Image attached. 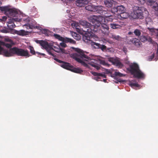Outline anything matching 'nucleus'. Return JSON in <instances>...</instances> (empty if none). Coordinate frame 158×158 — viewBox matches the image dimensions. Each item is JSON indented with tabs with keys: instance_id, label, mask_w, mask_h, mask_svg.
Wrapping results in <instances>:
<instances>
[{
	"instance_id": "f257e3e1",
	"label": "nucleus",
	"mask_w": 158,
	"mask_h": 158,
	"mask_svg": "<svg viewBox=\"0 0 158 158\" xmlns=\"http://www.w3.org/2000/svg\"><path fill=\"white\" fill-rule=\"evenodd\" d=\"M70 49H73L75 51L77 52V53H74L72 56L81 65L86 67H89V65H90L98 70L100 69V66L95 63L96 60L87 56L83 50L79 48H75L73 47H71Z\"/></svg>"
},
{
	"instance_id": "f03ea898",
	"label": "nucleus",
	"mask_w": 158,
	"mask_h": 158,
	"mask_svg": "<svg viewBox=\"0 0 158 158\" xmlns=\"http://www.w3.org/2000/svg\"><path fill=\"white\" fill-rule=\"evenodd\" d=\"M79 23L80 24L83 26V28H81L78 25V23L76 22L71 23V25L73 28L75 27L76 29V31L78 33L84 35L85 34L89 32L96 31L97 30L96 28V26L98 27L100 24V23H98V24L96 25L92 26L90 23L85 20L80 21Z\"/></svg>"
},
{
	"instance_id": "7ed1b4c3",
	"label": "nucleus",
	"mask_w": 158,
	"mask_h": 158,
	"mask_svg": "<svg viewBox=\"0 0 158 158\" xmlns=\"http://www.w3.org/2000/svg\"><path fill=\"white\" fill-rule=\"evenodd\" d=\"M0 54H2L6 57L11 56L14 55L27 57H29L30 56L27 50H25L16 47H14L8 50L4 49L0 45Z\"/></svg>"
},
{
	"instance_id": "20e7f679",
	"label": "nucleus",
	"mask_w": 158,
	"mask_h": 158,
	"mask_svg": "<svg viewBox=\"0 0 158 158\" xmlns=\"http://www.w3.org/2000/svg\"><path fill=\"white\" fill-rule=\"evenodd\" d=\"M98 16L95 15H92L90 16L89 19V21L92 22V23H94V25H92V26L96 25L98 24V23H100V24L98 27H97L96 28H97V30L96 31H94V33L95 32H97L98 31H100L102 32L105 35H108L110 33L109 32V27L106 24H101L100 22V21L99 20Z\"/></svg>"
},
{
	"instance_id": "39448f33",
	"label": "nucleus",
	"mask_w": 158,
	"mask_h": 158,
	"mask_svg": "<svg viewBox=\"0 0 158 158\" xmlns=\"http://www.w3.org/2000/svg\"><path fill=\"white\" fill-rule=\"evenodd\" d=\"M94 31L89 32L83 35L82 39L85 42L90 44L92 47L94 49H99L101 44L97 43L93 41L92 39L93 38Z\"/></svg>"
},
{
	"instance_id": "423d86ee",
	"label": "nucleus",
	"mask_w": 158,
	"mask_h": 158,
	"mask_svg": "<svg viewBox=\"0 0 158 158\" xmlns=\"http://www.w3.org/2000/svg\"><path fill=\"white\" fill-rule=\"evenodd\" d=\"M5 14L8 17L12 18L15 21L20 22L21 20V15L19 14L18 11L15 9L10 8L8 6Z\"/></svg>"
},
{
	"instance_id": "0eeeda50",
	"label": "nucleus",
	"mask_w": 158,
	"mask_h": 158,
	"mask_svg": "<svg viewBox=\"0 0 158 158\" xmlns=\"http://www.w3.org/2000/svg\"><path fill=\"white\" fill-rule=\"evenodd\" d=\"M129 70L135 77L140 78L144 77V74L139 69L138 65L136 63L130 65Z\"/></svg>"
},
{
	"instance_id": "6e6552de",
	"label": "nucleus",
	"mask_w": 158,
	"mask_h": 158,
	"mask_svg": "<svg viewBox=\"0 0 158 158\" xmlns=\"http://www.w3.org/2000/svg\"><path fill=\"white\" fill-rule=\"evenodd\" d=\"M39 44L43 48L46 50L48 54L54 57H56V56L53 53V48L48 44V42L43 40H40L39 41Z\"/></svg>"
},
{
	"instance_id": "1a4fd4ad",
	"label": "nucleus",
	"mask_w": 158,
	"mask_h": 158,
	"mask_svg": "<svg viewBox=\"0 0 158 158\" xmlns=\"http://www.w3.org/2000/svg\"><path fill=\"white\" fill-rule=\"evenodd\" d=\"M133 10L134 14L135 15L136 18L141 19L143 18L142 8L135 6L133 7Z\"/></svg>"
},
{
	"instance_id": "9d476101",
	"label": "nucleus",
	"mask_w": 158,
	"mask_h": 158,
	"mask_svg": "<svg viewBox=\"0 0 158 158\" xmlns=\"http://www.w3.org/2000/svg\"><path fill=\"white\" fill-rule=\"evenodd\" d=\"M126 41L127 44H133L137 48H139L142 45L140 41L136 38H131L130 39H127Z\"/></svg>"
},
{
	"instance_id": "9b49d317",
	"label": "nucleus",
	"mask_w": 158,
	"mask_h": 158,
	"mask_svg": "<svg viewBox=\"0 0 158 158\" xmlns=\"http://www.w3.org/2000/svg\"><path fill=\"white\" fill-rule=\"evenodd\" d=\"M124 24L123 22H119L116 23L112 22L110 24V27L111 28L113 29H120L122 27V26Z\"/></svg>"
},
{
	"instance_id": "f8f14e48",
	"label": "nucleus",
	"mask_w": 158,
	"mask_h": 158,
	"mask_svg": "<svg viewBox=\"0 0 158 158\" xmlns=\"http://www.w3.org/2000/svg\"><path fill=\"white\" fill-rule=\"evenodd\" d=\"M76 5L80 7L84 6L88 3V0H77L76 1Z\"/></svg>"
},
{
	"instance_id": "ddd939ff",
	"label": "nucleus",
	"mask_w": 158,
	"mask_h": 158,
	"mask_svg": "<svg viewBox=\"0 0 158 158\" xmlns=\"http://www.w3.org/2000/svg\"><path fill=\"white\" fill-rule=\"evenodd\" d=\"M54 36L56 39H58L59 40L62 41L63 42H65V43L69 42V38H67V39L66 40L63 37L61 36L60 35L55 34H54Z\"/></svg>"
},
{
	"instance_id": "4468645a",
	"label": "nucleus",
	"mask_w": 158,
	"mask_h": 158,
	"mask_svg": "<svg viewBox=\"0 0 158 158\" xmlns=\"http://www.w3.org/2000/svg\"><path fill=\"white\" fill-rule=\"evenodd\" d=\"M119 14L120 15L118 16V18L122 20L127 19L129 16L128 13L124 12H122Z\"/></svg>"
},
{
	"instance_id": "2eb2a0df",
	"label": "nucleus",
	"mask_w": 158,
	"mask_h": 158,
	"mask_svg": "<svg viewBox=\"0 0 158 158\" xmlns=\"http://www.w3.org/2000/svg\"><path fill=\"white\" fill-rule=\"evenodd\" d=\"M70 71L77 73H81L83 71L79 68L73 67L70 65Z\"/></svg>"
},
{
	"instance_id": "dca6fc26",
	"label": "nucleus",
	"mask_w": 158,
	"mask_h": 158,
	"mask_svg": "<svg viewBox=\"0 0 158 158\" xmlns=\"http://www.w3.org/2000/svg\"><path fill=\"white\" fill-rule=\"evenodd\" d=\"M114 2L113 0H105L104 3L107 7H111L113 6Z\"/></svg>"
},
{
	"instance_id": "f3484780",
	"label": "nucleus",
	"mask_w": 158,
	"mask_h": 158,
	"mask_svg": "<svg viewBox=\"0 0 158 158\" xmlns=\"http://www.w3.org/2000/svg\"><path fill=\"white\" fill-rule=\"evenodd\" d=\"M24 27H25L27 29H32L33 28H35V26L33 25V24L31 23V21L30 20L29 23H27L23 25Z\"/></svg>"
},
{
	"instance_id": "a211bd4d",
	"label": "nucleus",
	"mask_w": 158,
	"mask_h": 158,
	"mask_svg": "<svg viewBox=\"0 0 158 158\" xmlns=\"http://www.w3.org/2000/svg\"><path fill=\"white\" fill-rule=\"evenodd\" d=\"M95 6H94L92 4H90L88 5L87 6L85 7V8L86 10L90 11H94V12L95 10Z\"/></svg>"
},
{
	"instance_id": "6ab92c4d",
	"label": "nucleus",
	"mask_w": 158,
	"mask_h": 158,
	"mask_svg": "<svg viewBox=\"0 0 158 158\" xmlns=\"http://www.w3.org/2000/svg\"><path fill=\"white\" fill-rule=\"evenodd\" d=\"M95 8L96 9L95 11H96L97 13L101 14L102 12V11L104 8V7L102 6H95Z\"/></svg>"
},
{
	"instance_id": "aec40b11",
	"label": "nucleus",
	"mask_w": 158,
	"mask_h": 158,
	"mask_svg": "<svg viewBox=\"0 0 158 158\" xmlns=\"http://www.w3.org/2000/svg\"><path fill=\"white\" fill-rule=\"evenodd\" d=\"M70 32H71V34L74 39L77 40L81 39V37L79 34L75 32L71 31H70Z\"/></svg>"
},
{
	"instance_id": "412c9836",
	"label": "nucleus",
	"mask_w": 158,
	"mask_h": 158,
	"mask_svg": "<svg viewBox=\"0 0 158 158\" xmlns=\"http://www.w3.org/2000/svg\"><path fill=\"white\" fill-rule=\"evenodd\" d=\"M15 33L18 35L21 36L25 35L27 34V32L23 30H21L19 31L15 30Z\"/></svg>"
},
{
	"instance_id": "4be33fe9",
	"label": "nucleus",
	"mask_w": 158,
	"mask_h": 158,
	"mask_svg": "<svg viewBox=\"0 0 158 158\" xmlns=\"http://www.w3.org/2000/svg\"><path fill=\"white\" fill-rule=\"evenodd\" d=\"M108 60L109 61L112 63L114 64H116L118 65L121 64L120 62L116 60V59L112 57H110L109 58Z\"/></svg>"
},
{
	"instance_id": "5701e85b",
	"label": "nucleus",
	"mask_w": 158,
	"mask_h": 158,
	"mask_svg": "<svg viewBox=\"0 0 158 158\" xmlns=\"http://www.w3.org/2000/svg\"><path fill=\"white\" fill-rule=\"evenodd\" d=\"M116 10L117 12L119 14L124 12L125 10V7L122 5L118 6L117 7Z\"/></svg>"
},
{
	"instance_id": "b1692460",
	"label": "nucleus",
	"mask_w": 158,
	"mask_h": 158,
	"mask_svg": "<svg viewBox=\"0 0 158 158\" xmlns=\"http://www.w3.org/2000/svg\"><path fill=\"white\" fill-rule=\"evenodd\" d=\"M54 48H55V50H54L53 49V52L54 51H55L57 52H62L63 53H65V50L62 48H61L60 47V46H59V48H56L55 47H54Z\"/></svg>"
},
{
	"instance_id": "393cba45",
	"label": "nucleus",
	"mask_w": 158,
	"mask_h": 158,
	"mask_svg": "<svg viewBox=\"0 0 158 158\" xmlns=\"http://www.w3.org/2000/svg\"><path fill=\"white\" fill-rule=\"evenodd\" d=\"M60 66L64 69L69 70V63L67 62H64L60 64Z\"/></svg>"
},
{
	"instance_id": "a878e982",
	"label": "nucleus",
	"mask_w": 158,
	"mask_h": 158,
	"mask_svg": "<svg viewBox=\"0 0 158 158\" xmlns=\"http://www.w3.org/2000/svg\"><path fill=\"white\" fill-rule=\"evenodd\" d=\"M7 41H10V42L11 41L12 42V43H10V44L5 43L4 45H5V46L7 48H11L13 45L12 43V41H11V40L9 39H7Z\"/></svg>"
},
{
	"instance_id": "bb28decb",
	"label": "nucleus",
	"mask_w": 158,
	"mask_h": 158,
	"mask_svg": "<svg viewBox=\"0 0 158 158\" xmlns=\"http://www.w3.org/2000/svg\"><path fill=\"white\" fill-rule=\"evenodd\" d=\"M7 27L9 29H11L15 27L16 26L14 23H11V22L10 21L7 24Z\"/></svg>"
},
{
	"instance_id": "cd10ccee",
	"label": "nucleus",
	"mask_w": 158,
	"mask_h": 158,
	"mask_svg": "<svg viewBox=\"0 0 158 158\" xmlns=\"http://www.w3.org/2000/svg\"><path fill=\"white\" fill-rule=\"evenodd\" d=\"M113 16L111 15H105V19L108 21L112 22L113 20Z\"/></svg>"
},
{
	"instance_id": "c85d7f7f",
	"label": "nucleus",
	"mask_w": 158,
	"mask_h": 158,
	"mask_svg": "<svg viewBox=\"0 0 158 158\" xmlns=\"http://www.w3.org/2000/svg\"><path fill=\"white\" fill-rule=\"evenodd\" d=\"M134 33L137 37H139V36L141 35V31L138 29H135Z\"/></svg>"
},
{
	"instance_id": "c756f323",
	"label": "nucleus",
	"mask_w": 158,
	"mask_h": 158,
	"mask_svg": "<svg viewBox=\"0 0 158 158\" xmlns=\"http://www.w3.org/2000/svg\"><path fill=\"white\" fill-rule=\"evenodd\" d=\"M98 60L100 64H101L104 66H107L108 65V64L106 62L105 60L103 59H99Z\"/></svg>"
},
{
	"instance_id": "7c9ffc66",
	"label": "nucleus",
	"mask_w": 158,
	"mask_h": 158,
	"mask_svg": "<svg viewBox=\"0 0 158 158\" xmlns=\"http://www.w3.org/2000/svg\"><path fill=\"white\" fill-rule=\"evenodd\" d=\"M140 40L143 42H145L148 40L147 37L146 36L142 35L140 37Z\"/></svg>"
},
{
	"instance_id": "2f4dec72",
	"label": "nucleus",
	"mask_w": 158,
	"mask_h": 158,
	"mask_svg": "<svg viewBox=\"0 0 158 158\" xmlns=\"http://www.w3.org/2000/svg\"><path fill=\"white\" fill-rule=\"evenodd\" d=\"M29 48L30 50V53L32 55H35L36 52H35L33 47L31 46H29Z\"/></svg>"
},
{
	"instance_id": "473e14b6",
	"label": "nucleus",
	"mask_w": 158,
	"mask_h": 158,
	"mask_svg": "<svg viewBox=\"0 0 158 158\" xmlns=\"http://www.w3.org/2000/svg\"><path fill=\"white\" fill-rule=\"evenodd\" d=\"M99 49H100L102 51H104L106 49V47L104 45L101 44Z\"/></svg>"
},
{
	"instance_id": "72a5a7b5",
	"label": "nucleus",
	"mask_w": 158,
	"mask_h": 158,
	"mask_svg": "<svg viewBox=\"0 0 158 158\" xmlns=\"http://www.w3.org/2000/svg\"><path fill=\"white\" fill-rule=\"evenodd\" d=\"M92 74L94 76L97 77V78L98 79H100V73H98L95 72H93L92 73Z\"/></svg>"
},
{
	"instance_id": "f704fd0d",
	"label": "nucleus",
	"mask_w": 158,
	"mask_h": 158,
	"mask_svg": "<svg viewBox=\"0 0 158 158\" xmlns=\"http://www.w3.org/2000/svg\"><path fill=\"white\" fill-rule=\"evenodd\" d=\"M130 85L131 87H139V85L137 83H131L130 84Z\"/></svg>"
},
{
	"instance_id": "c9c22d12",
	"label": "nucleus",
	"mask_w": 158,
	"mask_h": 158,
	"mask_svg": "<svg viewBox=\"0 0 158 158\" xmlns=\"http://www.w3.org/2000/svg\"><path fill=\"white\" fill-rule=\"evenodd\" d=\"M102 12V14L101 15H103L104 16V17L105 18V15H109L108 13V11H106L105 10H103Z\"/></svg>"
},
{
	"instance_id": "e433bc0d",
	"label": "nucleus",
	"mask_w": 158,
	"mask_h": 158,
	"mask_svg": "<svg viewBox=\"0 0 158 158\" xmlns=\"http://www.w3.org/2000/svg\"><path fill=\"white\" fill-rule=\"evenodd\" d=\"M7 6H0V10L2 11H4V13L6 10V8Z\"/></svg>"
},
{
	"instance_id": "4c0bfd02",
	"label": "nucleus",
	"mask_w": 158,
	"mask_h": 158,
	"mask_svg": "<svg viewBox=\"0 0 158 158\" xmlns=\"http://www.w3.org/2000/svg\"><path fill=\"white\" fill-rule=\"evenodd\" d=\"M114 75L115 76H123V74L119 72H115Z\"/></svg>"
},
{
	"instance_id": "58836bf2",
	"label": "nucleus",
	"mask_w": 158,
	"mask_h": 158,
	"mask_svg": "<svg viewBox=\"0 0 158 158\" xmlns=\"http://www.w3.org/2000/svg\"><path fill=\"white\" fill-rule=\"evenodd\" d=\"M49 32V31L46 29H44L42 31V33L46 35H48Z\"/></svg>"
},
{
	"instance_id": "ea45409f",
	"label": "nucleus",
	"mask_w": 158,
	"mask_h": 158,
	"mask_svg": "<svg viewBox=\"0 0 158 158\" xmlns=\"http://www.w3.org/2000/svg\"><path fill=\"white\" fill-rule=\"evenodd\" d=\"M154 54H153L151 56H149L148 57V59L149 61H151L152 59L154 58Z\"/></svg>"
},
{
	"instance_id": "a19ab883",
	"label": "nucleus",
	"mask_w": 158,
	"mask_h": 158,
	"mask_svg": "<svg viewBox=\"0 0 158 158\" xmlns=\"http://www.w3.org/2000/svg\"><path fill=\"white\" fill-rule=\"evenodd\" d=\"M54 59L55 60H56L57 62L59 63H61V64L63 63L64 62V61H63L59 60L56 58H54Z\"/></svg>"
},
{
	"instance_id": "79ce46f5",
	"label": "nucleus",
	"mask_w": 158,
	"mask_h": 158,
	"mask_svg": "<svg viewBox=\"0 0 158 158\" xmlns=\"http://www.w3.org/2000/svg\"><path fill=\"white\" fill-rule=\"evenodd\" d=\"M64 42H62L60 43V45L63 47H65L66 46V44L64 43Z\"/></svg>"
},
{
	"instance_id": "37998d69",
	"label": "nucleus",
	"mask_w": 158,
	"mask_h": 158,
	"mask_svg": "<svg viewBox=\"0 0 158 158\" xmlns=\"http://www.w3.org/2000/svg\"><path fill=\"white\" fill-rule=\"evenodd\" d=\"M70 43L75 44L76 43V42L73 39L70 38Z\"/></svg>"
},
{
	"instance_id": "c03bdc74",
	"label": "nucleus",
	"mask_w": 158,
	"mask_h": 158,
	"mask_svg": "<svg viewBox=\"0 0 158 158\" xmlns=\"http://www.w3.org/2000/svg\"><path fill=\"white\" fill-rule=\"evenodd\" d=\"M69 3V0H67V1H66V0H65V1H64V4L65 6L68 5Z\"/></svg>"
},
{
	"instance_id": "a18cd8bd",
	"label": "nucleus",
	"mask_w": 158,
	"mask_h": 158,
	"mask_svg": "<svg viewBox=\"0 0 158 158\" xmlns=\"http://www.w3.org/2000/svg\"><path fill=\"white\" fill-rule=\"evenodd\" d=\"M153 7L155 10L158 11V4H157L156 6H153Z\"/></svg>"
},
{
	"instance_id": "49530a36",
	"label": "nucleus",
	"mask_w": 158,
	"mask_h": 158,
	"mask_svg": "<svg viewBox=\"0 0 158 158\" xmlns=\"http://www.w3.org/2000/svg\"><path fill=\"white\" fill-rule=\"evenodd\" d=\"M100 76L104 78H106V75L104 73H100Z\"/></svg>"
},
{
	"instance_id": "de8ad7c7",
	"label": "nucleus",
	"mask_w": 158,
	"mask_h": 158,
	"mask_svg": "<svg viewBox=\"0 0 158 158\" xmlns=\"http://www.w3.org/2000/svg\"><path fill=\"white\" fill-rule=\"evenodd\" d=\"M7 19V17L6 16H3L2 18V19H1L3 21H5Z\"/></svg>"
},
{
	"instance_id": "09e8293b",
	"label": "nucleus",
	"mask_w": 158,
	"mask_h": 158,
	"mask_svg": "<svg viewBox=\"0 0 158 158\" xmlns=\"http://www.w3.org/2000/svg\"><path fill=\"white\" fill-rule=\"evenodd\" d=\"M2 32L3 33H7L8 32V31L7 30L5 29H3L2 30Z\"/></svg>"
},
{
	"instance_id": "8fccbe9b",
	"label": "nucleus",
	"mask_w": 158,
	"mask_h": 158,
	"mask_svg": "<svg viewBox=\"0 0 158 158\" xmlns=\"http://www.w3.org/2000/svg\"><path fill=\"white\" fill-rule=\"evenodd\" d=\"M36 53L38 55H40L44 56L45 55V54L44 53H40V52H36Z\"/></svg>"
},
{
	"instance_id": "3c124183",
	"label": "nucleus",
	"mask_w": 158,
	"mask_h": 158,
	"mask_svg": "<svg viewBox=\"0 0 158 158\" xmlns=\"http://www.w3.org/2000/svg\"><path fill=\"white\" fill-rule=\"evenodd\" d=\"M150 31H154V29L152 28H148Z\"/></svg>"
},
{
	"instance_id": "603ef678",
	"label": "nucleus",
	"mask_w": 158,
	"mask_h": 158,
	"mask_svg": "<svg viewBox=\"0 0 158 158\" xmlns=\"http://www.w3.org/2000/svg\"><path fill=\"white\" fill-rule=\"evenodd\" d=\"M132 34H133V33L131 32H129L128 33V34L129 35H131Z\"/></svg>"
},
{
	"instance_id": "864d4df0",
	"label": "nucleus",
	"mask_w": 158,
	"mask_h": 158,
	"mask_svg": "<svg viewBox=\"0 0 158 158\" xmlns=\"http://www.w3.org/2000/svg\"><path fill=\"white\" fill-rule=\"evenodd\" d=\"M156 54H157V56H158V48H157V51H156Z\"/></svg>"
},
{
	"instance_id": "5fc2aeb1",
	"label": "nucleus",
	"mask_w": 158,
	"mask_h": 158,
	"mask_svg": "<svg viewBox=\"0 0 158 158\" xmlns=\"http://www.w3.org/2000/svg\"><path fill=\"white\" fill-rule=\"evenodd\" d=\"M103 81L104 82H106V79H103Z\"/></svg>"
},
{
	"instance_id": "6e6d98bb",
	"label": "nucleus",
	"mask_w": 158,
	"mask_h": 158,
	"mask_svg": "<svg viewBox=\"0 0 158 158\" xmlns=\"http://www.w3.org/2000/svg\"><path fill=\"white\" fill-rule=\"evenodd\" d=\"M157 37L158 38V34L157 35Z\"/></svg>"
},
{
	"instance_id": "4d7b16f0",
	"label": "nucleus",
	"mask_w": 158,
	"mask_h": 158,
	"mask_svg": "<svg viewBox=\"0 0 158 158\" xmlns=\"http://www.w3.org/2000/svg\"><path fill=\"white\" fill-rule=\"evenodd\" d=\"M108 73H110V71H108Z\"/></svg>"
},
{
	"instance_id": "13d9d810",
	"label": "nucleus",
	"mask_w": 158,
	"mask_h": 158,
	"mask_svg": "<svg viewBox=\"0 0 158 158\" xmlns=\"http://www.w3.org/2000/svg\"><path fill=\"white\" fill-rule=\"evenodd\" d=\"M68 11H69L68 10H67V13H68Z\"/></svg>"
},
{
	"instance_id": "bf43d9fd",
	"label": "nucleus",
	"mask_w": 158,
	"mask_h": 158,
	"mask_svg": "<svg viewBox=\"0 0 158 158\" xmlns=\"http://www.w3.org/2000/svg\"><path fill=\"white\" fill-rule=\"evenodd\" d=\"M39 41H38V40L37 41H39ZM37 43H38V42H37Z\"/></svg>"
}]
</instances>
